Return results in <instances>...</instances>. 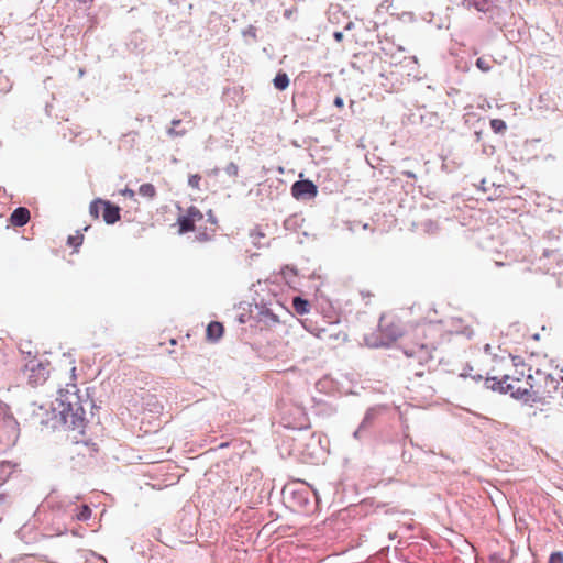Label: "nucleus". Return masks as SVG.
Returning a JSON list of instances; mask_svg holds the SVG:
<instances>
[{"instance_id": "1", "label": "nucleus", "mask_w": 563, "mask_h": 563, "mask_svg": "<svg viewBox=\"0 0 563 563\" xmlns=\"http://www.w3.org/2000/svg\"><path fill=\"white\" fill-rule=\"evenodd\" d=\"M71 384H67L66 389H59V395L55 402L51 405H41L33 411V420L42 429L63 430L66 439L71 443L84 441L85 431L88 424L85 405L88 400H82L78 394L75 371L70 367Z\"/></svg>"}, {"instance_id": "2", "label": "nucleus", "mask_w": 563, "mask_h": 563, "mask_svg": "<svg viewBox=\"0 0 563 563\" xmlns=\"http://www.w3.org/2000/svg\"><path fill=\"white\" fill-rule=\"evenodd\" d=\"M442 322H430L417 325L413 331V339L405 346L407 361L405 367L408 375L422 377L424 367L433 360V352L443 342Z\"/></svg>"}, {"instance_id": "3", "label": "nucleus", "mask_w": 563, "mask_h": 563, "mask_svg": "<svg viewBox=\"0 0 563 563\" xmlns=\"http://www.w3.org/2000/svg\"><path fill=\"white\" fill-rule=\"evenodd\" d=\"M492 376L486 379L488 387L505 394H510L514 398L530 401L529 373L526 378L514 377L510 373H504L499 367H492Z\"/></svg>"}, {"instance_id": "4", "label": "nucleus", "mask_w": 563, "mask_h": 563, "mask_svg": "<svg viewBox=\"0 0 563 563\" xmlns=\"http://www.w3.org/2000/svg\"><path fill=\"white\" fill-rule=\"evenodd\" d=\"M492 376L486 379L488 387L505 394H510L514 398L530 401L529 373L526 378L514 377L510 373H504L499 367H492Z\"/></svg>"}, {"instance_id": "5", "label": "nucleus", "mask_w": 563, "mask_h": 563, "mask_svg": "<svg viewBox=\"0 0 563 563\" xmlns=\"http://www.w3.org/2000/svg\"><path fill=\"white\" fill-rule=\"evenodd\" d=\"M531 366H529V379H531L530 401L551 404L552 400L556 399L559 380L543 371L536 369L534 373H531Z\"/></svg>"}, {"instance_id": "6", "label": "nucleus", "mask_w": 563, "mask_h": 563, "mask_svg": "<svg viewBox=\"0 0 563 563\" xmlns=\"http://www.w3.org/2000/svg\"><path fill=\"white\" fill-rule=\"evenodd\" d=\"M379 345H389L404 334V324L394 312L382 314L378 323Z\"/></svg>"}, {"instance_id": "7", "label": "nucleus", "mask_w": 563, "mask_h": 563, "mask_svg": "<svg viewBox=\"0 0 563 563\" xmlns=\"http://www.w3.org/2000/svg\"><path fill=\"white\" fill-rule=\"evenodd\" d=\"M203 219L202 212L195 206H191L187 209L186 213L179 216L177 219V223L179 225L178 232L180 234L191 232L196 230V223L200 222Z\"/></svg>"}, {"instance_id": "8", "label": "nucleus", "mask_w": 563, "mask_h": 563, "mask_svg": "<svg viewBox=\"0 0 563 563\" xmlns=\"http://www.w3.org/2000/svg\"><path fill=\"white\" fill-rule=\"evenodd\" d=\"M504 373H509V366L514 367V373L510 374L514 377H522L525 378L526 371H528L529 366L522 361L520 356H511L500 357L499 361H496V365Z\"/></svg>"}, {"instance_id": "9", "label": "nucleus", "mask_w": 563, "mask_h": 563, "mask_svg": "<svg viewBox=\"0 0 563 563\" xmlns=\"http://www.w3.org/2000/svg\"><path fill=\"white\" fill-rule=\"evenodd\" d=\"M317 194L318 188L311 180H299L291 186V195L296 199H311Z\"/></svg>"}, {"instance_id": "10", "label": "nucleus", "mask_w": 563, "mask_h": 563, "mask_svg": "<svg viewBox=\"0 0 563 563\" xmlns=\"http://www.w3.org/2000/svg\"><path fill=\"white\" fill-rule=\"evenodd\" d=\"M31 219L30 210L25 207H19L10 216V223L13 227H23Z\"/></svg>"}, {"instance_id": "11", "label": "nucleus", "mask_w": 563, "mask_h": 563, "mask_svg": "<svg viewBox=\"0 0 563 563\" xmlns=\"http://www.w3.org/2000/svg\"><path fill=\"white\" fill-rule=\"evenodd\" d=\"M102 218L108 224H113L120 220V208L109 201L103 200Z\"/></svg>"}, {"instance_id": "12", "label": "nucleus", "mask_w": 563, "mask_h": 563, "mask_svg": "<svg viewBox=\"0 0 563 563\" xmlns=\"http://www.w3.org/2000/svg\"><path fill=\"white\" fill-rule=\"evenodd\" d=\"M31 372L32 373L29 376V382L32 385H37L46 380L47 369L42 363H37L35 366H33Z\"/></svg>"}, {"instance_id": "13", "label": "nucleus", "mask_w": 563, "mask_h": 563, "mask_svg": "<svg viewBox=\"0 0 563 563\" xmlns=\"http://www.w3.org/2000/svg\"><path fill=\"white\" fill-rule=\"evenodd\" d=\"M223 324L218 321H212L207 327L206 336L209 341L216 342L223 335Z\"/></svg>"}, {"instance_id": "14", "label": "nucleus", "mask_w": 563, "mask_h": 563, "mask_svg": "<svg viewBox=\"0 0 563 563\" xmlns=\"http://www.w3.org/2000/svg\"><path fill=\"white\" fill-rule=\"evenodd\" d=\"M292 308L298 314H306L310 310V303L301 297H295L292 299Z\"/></svg>"}, {"instance_id": "15", "label": "nucleus", "mask_w": 563, "mask_h": 563, "mask_svg": "<svg viewBox=\"0 0 563 563\" xmlns=\"http://www.w3.org/2000/svg\"><path fill=\"white\" fill-rule=\"evenodd\" d=\"M278 90H285L289 86V77L286 73L279 71L273 80Z\"/></svg>"}, {"instance_id": "16", "label": "nucleus", "mask_w": 563, "mask_h": 563, "mask_svg": "<svg viewBox=\"0 0 563 563\" xmlns=\"http://www.w3.org/2000/svg\"><path fill=\"white\" fill-rule=\"evenodd\" d=\"M139 194L144 198L153 199L156 196V189L154 185L145 183L139 187Z\"/></svg>"}, {"instance_id": "17", "label": "nucleus", "mask_w": 563, "mask_h": 563, "mask_svg": "<svg viewBox=\"0 0 563 563\" xmlns=\"http://www.w3.org/2000/svg\"><path fill=\"white\" fill-rule=\"evenodd\" d=\"M103 207V200L102 199H96L93 200L89 206V212L93 219L99 218L100 210Z\"/></svg>"}, {"instance_id": "18", "label": "nucleus", "mask_w": 563, "mask_h": 563, "mask_svg": "<svg viewBox=\"0 0 563 563\" xmlns=\"http://www.w3.org/2000/svg\"><path fill=\"white\" fill-rule=\"evenodd\" d=\"M468 7H474L478 11H486L490 0H464Z\"/></svg>"}, {"instance_id": "19", "label": "nucleus", "mask_w": 563, "mask_h": 563, "mask_svg": "<svg viewBox=\"0 0 563 563\" xmlns=\"http://www.w3.org/2000/svg\"><path fill=\"white\" fill-rule=\"evenodd\" d=\"M91 509L87 505H82L75 517L79 521H86L91 517Z\"/></svg>"}, {"instance_id": "20", "label": "nucleus", "mask_w": 563, "mask_h": 563, "mask_svg": "<svg viewBox=\"0 0 563 563\" xmlns=\"http://www.w3.org/2000/svg\"><path fill=\"white\" fill-rule=\"evenodd\" d=\"M201 180H202L201 175L191 174L188 177V185H189V187H191L195 190H200L201 189Z\"/></svg>"}, {"instance_id": "21", "label": "nucleus", "mask_w": 563, "mask_h": 563, "mask_svg": "<svg viewBox=\"0 0 563 563\" xmlns=\"http://www.w3.org/2000/svg\"><path fill=\"white\" fill-rule=\"evenodd\" d=\"M84 242V235L77 232L75 235H69L67 244L77 250Z\"/></svg>"}, {"instance_id": "22", "label": "nucleus", "mask_w": 563, "mask_h": 563, "mask_svg": "<svg viewBox=\"0 0 563 563\" xmlns=\"http://www.w3.org/2000/svg\"><path fill=\"white\" fill-rule=\"evenodd\" d=\"M490 128L495 133H503L507 129V125L501 119H493L490 120Z\"/></svg>"}, {"instance_id": "23", "label": "nucleus", "mask_w": 563, "mask_h": 563, "mask_svg": "<svg viewBox=\"0 0 563 563\" xmlns=\"http://www.w3.org/2000/svg\"><path fill=\"white\" fill-rule=\"evenodd\" d=\"M476 66L482 70V71H489L492 69V62L485 57H479L477 58L476 60Z\"/></svg>"}, {"instance_id": "24", "label": "nucleus", "mask_w": 563, "mask_h": 563, "mask_svg": "<svg viewBox=\"0 0 563 563\" xmlns=\"http://www.w3.org/2000/svg\"><path fill=\"white\" fill-rule=\"evenodd\" d=\"M561 386L559 385V393L556 394V399L552 400V402L563 408V377L561 378Z\"/></svg>"}, {"instance_id": "25", "label": "nucleus", "mask_w": 563, "mask_h": 563, "mask_svg": "<svg viewBox=\"0 0 563 563\" xmlns=\"http://www.w3.org/2000/svg\"><path fill=\"white\" fill-rule=\"evenodd\" d=\"M549 563H563V553L558 551L550 555Z\"/></svg>"}, {"instance_id": "26", "label": "nucleus", "mask_w": 563, "mask_h": 563, "mask_svg": "<svg viewBox=\"0 0 563 563\" xmlns=\"http://www.w3.org/2000/svg\"><path fill=\"white\" fill-rule=\"evenodd\" d=\"M225 172H227V174H228V175H230V176H234V177H235V176H238L239 167H238V165H236V164H234V163H230V164L227 166Z\"/></svg>"}, {"instance_id": "27", "label": "nucleus", "mask_w": 563, "mask_h": 563, "mask_svg": "<svg viewBox=\"0 0 563 563\" xmlns=\"http://www.w3.org/2000/svg\"><path fill=\"white\" fill-rule=\"evenodd\" d=\"M147 404H153L155 407L162 409V405H159V402L157 401L156 397L154 395H148L147 396Z\"/></svg>"}, {"instance_id": "28", "label": "nucleus", "mask_w": 563, "mask_h": 563, "mask_svg": "<svg viewBox=\"0 0 563 563\" xmlns=\"http://www.w3.org/2000/svg\"><path fill=\"white\" fill-rule=\"evenodd\" d=\"M454 332L461 333V334H464L467 336H471L473 334V331L468 327L464 328V330H455Z\"/></svg>"}, {"instance_id": "29", "label": "nucleus", "mask_w": 563, "mask_h": 563, "mask_svg": "<svg viewBox=\"0 0 563 563\" xmlns=\"http://www.w3.org/2000/svg\"><path fill=\"white\" fill-rule=\"evenodd\" d=\"M334 106L338 107L339 109H342L344 107V101L341 97H336L334 99Z\"/></svg>"}, {"instance_id": "30", "label": "nucleus", "mask_w": 563, "mask_h": 563, "mask_svg": "<svg viewBox=\"0 0 563 563\" xmlns=\"http://www.w3.org/2000/svg\"><path fill=\"white\" fill-rule=\"evenodd\" d=\"M404 175L408 178H416V175L412 172H404Z\"/></svg>"}, {"instance_id": "31", "label": "nucleus", "mask_w": 563, "mask_h": 563, "mask_svg": "<svg viewBox=\"0 0 563 563\" xmlns=\"http://www.w3.org/2000/svg\"><path fill=\"white\" fill-rule=\"evenodd\" d=\"M292 15V10H286L285 13H284V16L287 18V19H290Z\"/></svg>"}, {"instance_id": "32", "label": "nucleus", "mask_w": 563, "mask_h": 563, "mask_svg": "<svg viewBox=\"0 0 563 563\" xmlns=\"http://www.w3.org/2000/svg\"><path fill=\"white\" fill-rule=\"evenodd\" d=\"M334 37H335V40L340 41V40L342 38V33L336 32V33L334 34Z\"/></svg>"}, {"instance_id": "33", "label": "nucleus", "mask_w": 563, "mask_h": 563, "mask_svg": "<svg viewBox=\"0 0 563 563\" xmlns=\"http://www.w3.org/2000/svg\"><path fill=\"white\" fill-rule=\"evenodd\" d=\"M489 351H490V346H489V344H486V345H485V352H487V353H488Z\"/></svg>"}, {"instance_id": "34", "label": "nucleus", "mask_w": 563, "mask_h": 563, "mask_svg": "<svg viewBox=\"0 0 563 563\" xmlns=\"http://www.w3.org/2000/svg\"><path fill=\"white\" fill-rule=\"evenodd\" d=\"M179 123H180V120H174V121H173V124H174V125H178Z\"/></svg>"}]
</instances>
